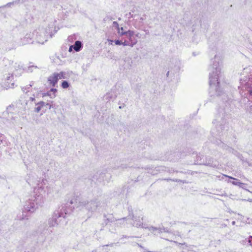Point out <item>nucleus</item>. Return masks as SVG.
Wrapping results in <instances>:
<instances>
[{
    "instance_id": "obj_1",
    "label": "nucleus",
    "mask_w": 252,
    "mask_h": 252,
    "mask_svg": "<svg viewBox=\"0 0 252 252\" xmlns=\"http://www.w3.org/2000/svg\"><path fill=\"white\" fill-rule=\"evenodd\" d=\"M222 61L220 57L215 55L214 58L211 60L209 67V85L210 93L211 95H214V92L217 96H221L222 103L217 110L215 119L213 121L215 126L211 130L212 138L211 141L218 145L223 147L222 140L225 135L227 129H225V117L229 114L230 112L235 106L236 100H234L231 94L228 95L223 92L220 86V74Z\"/></svg>"
},
{
    "instance_id": "obj_2",
    "label": "nucleus",
    "mask_w": 252,
    "mask_h": 252,
    "mask_svg": "<svg viewBox=\"0 0 252 252\" xmlns=\"http://www.w3.org/2000/svg\"><path fill=\"white\" fill-rule=\"evenodd\" d=\"M67 203L61 208H59L58 210L54 212L52 218L49 219L48 227L43 228L37 239V243L39 245L47 248L49 245V242H46L47 237L53 232L52 228L59 224L63 225L67 223L66 218L72 212V207L67 208Z\"/></svg>"
},
{
    "instance_id": "obj_3",
    "label": "nucleus",
    "mask_w": 252,
    "mask_h": 252,
    "mask_svg": "<svg viewBox=\"0 0 252 252\" xmlns=\"http://www.w3.org/2000/svg\"><path fill=\"white\" fill-rule=\"evenodd\" d=\"M240 83L239 89L241 96L249 100L248 97L252 96V66L244 69Z\"/></svg>"
},
{
    "instance_id": "obj_4",
    "label": "nucleus",
    "mask_w": 252,
    "mask_h": 252,
    "mask_svg": "<svg viewBox=\"0 0 252 252\" xmlns=\"http://www.w3.org/2000/svg\"><path fill=\"white\" fill-rule=\"evenodd\" d=\"M34 192L35 194L32 196L25 202L24 209L28 212L33 213L44 202L43 194L45 191L41 187H34Z\"/></svg>"
},
{
    "instance_id": "obj_5",
    "label": "nucleus",
    "mask_w": 252,
    "mask_h": 252,
    "mask_svg": "<svg viewBox=\"0 0 252 252\" xmlns=\"http://www.w3.org/2000/svg\"><path fill=\"white\" fill-rule=\"evenodd\" d=\"M69 204L71 205L74 204L75 206L77 207H85L87 210L92 213L97 210L100 203L97 199H93L89 202L85 199H81L80 197H77V198L74 200L73 199H71L69 201Z\"/></svg>"
},
{
    "instance_id": "obj_6",
    "label": "nucleus",
    "mask_w": 252,
    "mask_h": 252,
    "mask_svg": "<svg viewBox=\"0 0 252 252\" xmlns=\"http://www.w3.org/2000/svg\"><path fill=\"white\" fill-rule=\"evenodd\" d=\"M132 220L133 221V226L137 227H141L144 229L149 228V230L155 234H157V232L160 233H162L163 232H168L167 228L164 227L158 228L153 226L148 227L146 224H143L142 222L143 218L142 217L141 218L140 216L136 217L132 216Z\"/></svg>"
},
{
    "instance_id": "obj_7",
    "label": "nucleus",
    "mask_w": 252,
    "mask_h": 252,
    "mask_svg": "<svg viewBox=\"0 0 252 252\" xmlns=\"http://www.w3.org/2000/svg\"><path fill=\"white\" fill-rule=\"evenodd\" d=\"M208 43L210 47H216L222 43V37L220 32H206Z\"/></svg>"
},
{
    "instance_id": "obj_8",
    "label": "nucleus",
    "mask_w": 252,
    "mask_h": 252,
    "mask_svg": "<svg viewBox=\"0 0 252 252\" xmlns=\"http://www.w3.org/2000/svg\"><path fill=\"white\" fill-rule=\"evenodd\" d=\"M121 35H126L127 39L124 42V46L133 47L137 42L138 34L135 32H120Z\"/></svg>"
},
{
    "instance_id": "obj_9",
    "label": "nucleus",
    "mask_w": 252,
    "mask_h": 252,
    "mask_svg": "<svg viewBox=\"0 0 252 252\" xmlns=\"http://www.w3.org/2000/svg\"><path fill=\"white\" fill-rule=\"evenodd\" d=\"M122 91V88L119 85H116L114 86L111 91L108 93L104 96V99L108 101L113 100L115 99L118 94H120Z\"/></svg>"
},
{
    "instance_id": "obj_10",
    "label": "nucleus",
    "mask_w": 252,
    "mask_h": 252,
    "mask_svg": "<svg viewBox=\"0 0 252 252\" xmlns=\"http://www.w3.org/2000/svg\"><path fill=\"white\" fill-rule=\"evenodd\" d=\"M131 15L132 20H131L133 25L136 28H140L142 26L143 21L146 19V15L142 13L132 14L129 13Z\"/></svg>"
},
{
    "instance_id": "obj_11",
    "label": "nucleus",
    "mask_w": 252,
    "mask_h": 252,
    "mask_svg": "<svg viewBox=\"0 0 252 252\" xmlns=\"http://www.w3.org/2000/svg\"><path fill=\"white\" fill-rule=\"evenodd\" d=\"M35 42L43 44L48 40L49 37L52 38L54 34L52 32H36Z\"/></svg>"
},
{
    "instance_id": "obj_12",
    "label": "nucleus",
    "mask_w": 252,
    "mask_h": 252,
    "mask_svg": "<svg viewBox=\"0 0 252 252\" xmlns=\"http://www.w3.org/2000/svg\"><path fill=\"white\" fill-rule=\"evenodd\" d=\"M92 178V180L93 181L96 180L99 183L102 182L105 183V181L108 182L111 178V175L107 172H97Z\"/></svg>"
},
{
    "instance_id": "obj_13",
    "label": "nucleus",
    "mask_w": 252,
    "mask_h": 252,
    "mask_svg": "<svg viewBox=\"0 0 252 252\" xmlns=\"http://www.w3.org/2000/svg\"><path fill=\"white\" fill-rule=\"evenodd\" d=\"M165 156L164 159L173 161H176L181 158V155L178 151L167 152L165 154Z\"/></svg>"
},
{
    "instance_id": "obj_14",
    "label": "nucleus",
    "mask_w": 252,
    "mask_h": 252,
    "mask_svg": "<svg viewBox=\"0 0 252 252\" xmlns=\"http://www.w3.org/2000/svg\"><path fill=\"white\" fill-rule=\"evenodd\" d=\"M13 75L10 74H6V76H4V82H2V87L6 89L13 88L14 84L13 82Z\"/></svg>"
},
{
    "instance_id": "obj_15",
    "label": "nucleus",
    "mask_w": 252,
    "mask_h": 252,
    "mask_svg": "<svg viewBox=\"0 0 252 252\" xmlns=\"http://www.w3.org/2000/svg\"><path fill=\"white\" fill-rule=\"evenodd\" d=\"M80 40H75V42L73 44L69 46V52H78L83 49V44Z\"/></svg>"
},
{
    "instance_id": "obj_16",
    "label": "nucleus",
    "mask_w": 252,
    "mask_h": 252,
    "mask_svg": "<svg viewBox=\"0 0 252 252\" xmlns=\"http://www.w3.org/2000/svg\"><path fill=\"white\" fill-rule=\"evenodd\" d=\"M199 164L207 165L213 167H216L218 165L216 161H214L212 158L209 157L204 158L203 161L199 162Z\"/></svg>"
},
{
    "instance_id": "obj_17",
    "label": "nucleus",
    "mask_w": 252,
    "mask_h": 252,
    "mask_svg": "<svg viewBox=\"0 0 252 252\" xmlns=\"http://www.w3.org/2000/svg\"><path fill=\"white\" fill-rule=\"evenodd\" d=\"M34 35V32H28L25 36L21 39V44L25 45L27 44L33 43L34 41L32 38Z\"/></svg>"
},
{
    "instance_id": "obj_18",
    "label": "nucleus",
    "mask_w": 252,
    "mask_h": 252,
    "mask_svg": "<svg viewBox=\"0 0 252 252\" xmlns=\"http://www.w3.org/2000/svg\"><path fill=\"white\" fill-rule=\"evenodd\" d=\"M35 107L34 109V111L36 113H38L41 110V108L44 106L48 107L50 109L53 106L52 104H50L48 103H46L45 102L40 101L39 102H36L34 104Z\"/></svg>"
},
{
    "instance_id": "obj_19",
    "label": "nucleus",
    "mask_w": 252,
    "mask_h": 252,
    "mask_svg": "<svg viewBox=\"0 0 252 252\" xmlns=\"http://www.w3.org/2000/svg\"><path fill=\"white\" fill-rule=\"evenodd\" d=\"M59 80L57 72H54L50 75L48 78V82L49 84L53 87L57 85Z\"/></svg>"
},
{
    "instance_id": "obj_20",
    "label": "nucleus",
    "mask_w": 252,
    "mask_h": 252,
    "mask_svg": "<svg viewBox=\"0 0 252 252\" xmlns=\"http://www.w3.org/2000/svg\"><path fill=\"white\" fill-rule=\"evenodd\" d=\"M174 63H175L174 68H172V67L170 66L171 70L167 72V76H168L170 72H171L172 73H173V74H174L177 73L179 71L180 69V66L181 65L180 61L177 60H175L174 61Z\"/></svg>"
},
{
    "instance_id": "obj_21",
    "label": "nucleus",
    "mask_w": 252,
    "mask_h": 252,
    "mask_svg": "<svg viewBox=\"0 0 252 252\" xmlns=\"http://www.w3.org/2000/svg\"><path fill=\"white\" fill-rule=\"evenodd\" d=\"M104 218L105 219L104 223H105V225H108L109 222L113 223L117 220L114 218L112 215H109L108 216L104 215Z\"/></svg>"
},
{
    "instance_id": "obj_22",
    "label": "nucleus",
    "mask_w": 252,
    "mask_h": 252,
    "mask_svg": "<svg viewBox=\"0 0 252 252\" xmlns=\"http://www.w3.org/2000/svg\"><path fill=\"white\" fill-rule=\"evenodd\" d=\"M81 39L80 36H79L78 33H74L70 35L67 38L68 42L71 43L75 42V40H78Z\"/></svg>"
},
{
    "instance_id": "obj_23",
    "label": "nucleus",
    "mask_w": 252,
    "mask_h": 252,
    "mask_svg": "<svg viewBox=\"0 0 252 252\" xmlns=\"http://www.w3.org/2000/svg\"><path fill=\"white\" fill-rule=\"evenodd\" d=\"M57 92V90L55 88H52L47 93L44 94L43 96L48 95L50 96L51 98H54L56 97V93Z\"/></svg>"
},
{
    "instance_id": "obj_24",
    "label": "nucleus",
    "mask_w": 252,
    "mask_h": 252,
    "mask_svg": "<svg viewBox=\"0 0 252 252\" xmlns=\"http://www.w3.org/2000/svg\"><path fill=\"white\" fill-rule=\"evenodd\" d=\"M112 29L113 30L117 31V32H120V30L122 31L125 30L122 25H120L117 22H114L113 23Z\"/></svg>"
},
{
    "instance_id": "obj_25",
    "label": "nucleus",
    "mask_w": 252,
    "mask_h": 252,
    "mask_svg": "<svg viewBox=\"0 0 252 252\" xmlns=\"http://www.w3.org/2000/svg\"><path fill=\"white\" fill-rule=\"evenodd\" d=\"M223 176H225V177H226L227 178H229V179L235 180V181L232 182V184L233 185H234L237 186H239L240 187H241L242 186L244 185L243 183L240 182L238 181V180L237 179H235V178H234L233 177H232L229 176H227V175H223Z\"/></svg>"
},
{
    "instance_id": "obj_26",
    "label": "nucleus",
    "mask_w": 252,
    "mask_h": 252,
    "mask_svg": "<svg viewBox=\"0 0 252 252\" xmlns=\"http://www.w3.org/2000/svg\"><path fill=\"white\" fill-rule=\"evenodd\" d=\"M107 41H108V44H109V45H112L113 43L114 42L115 44L117 45H124V42L120 40H113L112 39H107Z\"/></svg>"
},
{
    "instance_id": "obj_27",
    "label": "nucleus",
    "mask_w": 252,
    "mask_h": 252,
    "mask_svg": "<svg viewBox=\"0 0 252 252\" xmlns=\"http://www.w3.org/2000/svg\"><path fill=\"white\" fill-rule=\"evenodd\" d=\"M57 75L59 79H66L68 77V74L63 71H61L60 72H57Z\"/></svg>"
},
{
    "instance_id": "obj_28",
    "label": "nucleus",
    "mask_w": 252,
    "mask_h": 252,
    "mask_svg": "<svg viewBox=\"0 0 252 252\" xmlns=\"http://www.w3.org/2000/svg\"><path fill=\"white\" fill-rule=\"evenodd\" d=\"M195 155L196 159L195 160V162L196 163H195V164H199V162H201V161H203L204 158L202 157V155H198L196 153L194 154L193 153V155Z\"/></svg>"
},
{
    "instance_id": "obj_29",
    "label": "nucleus",
    "mask_w": 252,
    "mask_h": 252,
    "mask_svg": "<svg viewBox=\"0 0 252 252\" xmlns=\"http://www.w3.org/2000/svg\"><path fill=\"white\" fill-rule=\"evenodd\" d=\"M27 101V104L29 103V102H32L34 103V104L37 102L35 100V96L34 94H33L32 96H30Z\"/></svg>"
},
{
    "instance_id": "obj_30",
    "label": "nucleus",
    "mask_w": 252,
    "mask_h": 252,
    "mask_svg": "<svg viewBox=\"0 0 252 252\" xmlns=\"http://www.w3.org/2000/svg\"><path fill=\"white\" fill-rule=\"evenodd\" d=\"M69 85H70V84L67 81L64 80L62 83L61 87L63 89H67L69 87Z\"/></svg>"
},
{
    "instance_id": "obj_31",
    "label": "nucleus",
    "mask_w": 252,
    "mask_h": 252,
    "mask_svg": "<svg viewBox=\"0 0 252 252\" xmlns=\"http://www.w3.org/2000/svg\"><path fill=\"white\" fill-rule=\"evenodd\" d=\"M34 106V103L32 102H29L28 104H27V101L25 103V109L30 110L32 109Z\"/></svg>"
},
{
    "instance_id": "obj_32",
    "label": "nucleus",
    "mask_w": 252,
    "mask_h": 252,
    "mask_svg": "<svg viewBox=\"0 0 252 252\" xmlns=\"http://www.w3.org/2000/svg\"><path fill=\"white\" fill-rule=\"evenodd\" d=\"M57 21L56 20L54 21V23L51 25H50L49 27V30H52V29L54 27V31L55 32H57L58 30H59V28L56 26V25L55 24V23H56Z\"/></svg>"
},
{
    "instance_id": "obj_33",
    "label": "nucleus",
    "mask_w": 252,
    "mask_h": 252,
    "mask_svg": "<svg viewBox=\"0 0 252 252\" xmlns=\"http://www.w3.org/2000/svg\"><path fill=\"white\" fill-rule=\"evenodd\" d=\"M38 67L37 66L34 65H30L28 69H27V72L28 73H31L33 71V69H37Z\"/></svg>"
},
{
    "instance_id": "obj_34",
    "label": "nucleus",
    "mask_w": 252,
    "mask_h": 252,
    "mask_svg": "<svg viewBox=\"0 0 252 252\" xmlns=\"http://www.w3.org/2000/svg\"><path fill=\"white\" fill-rule=\"evenodd\" d=\"M26 216L24 215V212H22V214H20L17 216V219L19 220H23L25 219H28L26 218Z\"/></svg>"
},
{
    "instance_id": "obj_35",
    "label": "nucleus",
    "mask_w": 252,
    "mask_h": 252,
    "mask_svg": "<svg viewBox=\"0 0 252 252\" xmlns=\"http://www.w3.org/2000/svg\"><path fill=\"white\" fill-rule=\"evenodd\" d=\"M229 150L230 152H231L233 154H234L235 156L237 157L238 158H239V157H240L239 155H242L239 153H238L237 151H235L234 149L229 148Z\"/></svg>"
},
{
    "instance_id": "obj_36",
    "label": "nucleus",
    "mask_w": 252,
    "mask_h": 252,
    "mask_svg": "<svg viewBox=\"0 0 252 252\" xmlns=\"http://www.w3.org/2000/svg\"><path fill=\"white\" fill-rule=\"evenodd\" d=\"M65 10V11L62 12L63 13V15L62 17V19H64L65 17L68 16L69 13H72V11L71 10H69V11H68L66 10Z\"/></svg>"
},
{
    "instance_id": "obj_37",
    "label": "nucleus",
    "mask_w": 252,
    "mask_h": 252,
    "mask_svg": "<svg viewBox=\"0 0 252 252\" xmlns=\"http://www.w3.org/2000/svg\"><path fill=\"white\" fill-rule=\"evenodd\" d=\"M17 67L18 68L16 69L17 70H19V71H20V73H19V74H21L22 72H23V71L24 70V68L23 67V66L22 65H21L20 64H18V66H15V68ZM19 74V73H17V75Z\"/></svg>"
},
{
    "instance_id": "obj_38",
    "label": "nucleus",
    "mask_w": 252,
    "mask_h": 252,
    "mask_svg": "<svg viewBox=\"0 0 252 252\" xmlns=\"http://www.w3.org/2000/svg\"><path fill=\"white\" fill-rule=\"evenodd\" d=\"M164 180H167V181H172L173 182H182V183H185L184 181H183L182 180H179V179H165Z\"/></svg>"
},
{
    "instance_id": "obj_39",
    "label": "nucleus",
    "mask_w": 252,
    "mask_h": 252,
    "mask_svg": "<svg viewBox=\"0 0 252 252\" xmlns=\"http://www.w3.org/2000/svg\"><path fill=\"white\" fill-rule=\"evenodd\" d=\"M129 220V218H127V217H125V218H122V219H119L118 220L119 221H120V223H121L122 221H127Z\"/></svg>"
},
{
    "instance_id": "obj_40",
    "label": "nucleus",
    "mask_w": 252,
    "mask_h": 252,
    "mask_svg": "<svg viewBox=\"0 0 252 252\" xmlns=\"http://www.w3.org/2000/svg\"><path fill=\"white\" fill-rule=\"evenodd\" d=\"M133 237L139 238V237H137V236H127L126 235H123L122 237L121 238V240H122L124 238H133Z\"/></svg>"
},
{
    "instance_id": "obj_41",
    "label": "nucleus",
    "mask_w": 252,
    "mask_h": 252,
    "mask_svg": "<svg viewBox=\"0 0 252 252\" xmlns=\"http://www.w3.org/2000/svg\"><path fill=\"white\" fill-rule=\"evenodd\" d=\"M240 157H239V159L243 162H247V161L246 159H245V158L242 156V155H239Z\"/></svg>"
},
{
    "instance_id": "obj_42",
    "label": "nucleus",
    "mask_w": 252,
    "mask_h": 252,
    "mask_svg": "<svg viewBox=\"0 0 252 252\" xmlns=\"http://www.w3.org/2000/svg\"><path fill=\"white\" fill-rule=\"evenodd\" d=\"M33 84H34V82H33V81L31 82L30 84L29 85V87H28V86H27V89H29L31 87H32L33 85Z\"/></svg>"
},
{
    "instance_id": "obj_43",
    "label": "nucleus",
    "mask_w": 252,
    "mask_h": 252,
    "mask_svg": "<svg viewBox=\"0 0 252 252\" xmlns=\"http://www.w3.org/2000/svg\"><path fill=\"white\" fill-rule=\"evenodd\" d=\"M113 245H114V244H113V243H111V244H109V245H104V246H103L102 247L103 248H104V247H109V246H110V247H112L113 246Z\"/></svg>"
},
{
    "instance_id": "obj_44",
    "label": "nucleus",
    "mask_w": 252,
    "mask_h": 252,
    "mask_svg": "<svg viewBox=\"0 0 252 252\" xmlns=\"http://www.w3.org/2000/svg\"><path fill=\"white\" fill-rule=\"evenodd\" d=\"M252 242V236H250L248 238V242L249 243H251Z\"/></svg>"
},
{
    "instance_id": "obj_45",
    "label": "nucleus",
    "mask_w": 252,
    "mask_h": 252,
    "mask_svg": "<svg viewBox=\"0 0 252 252\" xmlns=\"http://www.w3.org/2000/svg\"><path fill=\"white\" fill-rule=\"evenodd\" d=\"M14 2H9L8 3H7L6 5H5L4 6H10L12 4H13Z\"/></svg>"
},
{
    "instance_id": "obj_46",
    "label": "nucleus",
    "mask_w": 252,
    "mask_h": 252,
    "mask_svg": "<svg viewBox=\"0 0 252 252\" xmlns=\"http://www.w3.org/2000/svg\"><path fill=\"white\" fill-rule=\"evenodd\" d=\"M27 89V88L25 87H23L22 88V90L25 92V90Z\"/></svg>"
},
{
    "instance_id": "obj_47",
    "label": "nucleus",
    "mask_w": 252,
    "mask_h": 252,
    "mask_svg": "<svg viewBox=\"0 0 252 252\" xmlns=\"http://www.w3.org/2000/svg\"><path fill=\"white\" fill-rule=\"evenodd\" d=\"M250 113H252V105L250 106Z\"/></svg>"
},
{
    "instance_id": "obj_48",
    "label": "nucleus",
    "mask_w": 252,
    "mask_h": 252,
    "mask_svg": "<svg viewBox=\"0 0 252 252\" xmlns=\"http://www.w3.org/2000/svg\"><path fill=\"white\" fill-rule=\"evenodd\" d=\"M27 0H18L19 2H24L26 1Z\"/></svg>"
},
{
    "instance_id": "obj_49",
    "label": "nucleus",
    "mask_w": 252,
    "mask_h": 252,
    "mask_svg": "<svg viewBox=\"0 0 252 252\" xmlns=\"http://www.w3.org/2000/svg\"><path fill=\"white\" fill-rule=\"evenodd\" d=\"M232 225H235V221H233L232 222Z\"/></svg>"
},
{
    "instance_id": "obj_50",
    "label": "nucleus",
    "mask_w": 252,
    "mask_h": 252,
    "mask_svg": "<svg viewBox=\"0 0 252 252\" xmlns=\"http://www.w3.org/2000/svg\"><path fill=\"white\" fill-rule=\"evenodd\" d=\"M186 244L184 243L183 244L182 243H179V245H185Z\"/></svg>"
},
{
    "instance_id": "obj_51",
    "label": "nucleus",
    "mask_w": 252,
    "mask_h": 252,
    "mask_svg": "<svg viewBox=\"0 0 252 252\" xmlns=\"http://www.w3.org/2000/svg\"><path fill=\"white\" fill-rule=\"evenodd\" d=\"M165 239L167 240L170 241H172V240H169L168 239Z\"/></svg>"
},
{
    "instance_id": "obj_52",
    "label": "nucleus",
    "mask_w": 252,
    "mask_h": 252,
    "mask_svg": "<svg viewBox=\"0 0 252 252\" xmlns=\"http://www.w3.org/2000/svg\"><path fill=\"white\" fill-rule=\"evenodd\" d=\"M138 246H139V247H140L142 248L141 245H139V244H138Z\"/></svg>"
},
{
    "instance_id": "obj_53",
    "label": "nucleus",
    "mask_w": 252,
    "mask_h": 252,
    "mask_svg": "<svg viewBox=\"0 0 252 252\" xmlns=\"http://www.w3.org/2000/svg\"><path fill=\"white\" fill-rule=\"evenodd\" d=\"M250 245L252 246V242L251 243H250Z\"/></svg>"
},
{
    "instance_id": "obj_54",
    "label": "nucleus",
    "mask_w": 252,
    "mask_h": 252,
    "mask_svg": "<svg viewBox=\"0 0 252 252\" xmlns=\"http://www.w3.org/2000/svg\"><path fill=\"white\" fill-rule=\"evenodd\" d=\"M92 252H96V251H93Z\"/></svg>"
},
{
    "instance_id": "obj_55",
    "label": "nucleus",
    "mask_w": 252,
    "mask_h": 252,
    "mask_svg": "<svg viewBox=\"0 0 252 252\" xmlns=\"http://www.w3.org/2000/svg\"><path fill=\"white\" fill-rule=\"evenodd\" d=\"M119 108H122V107L121 106H119Z\"/></svg>"
},
{
    "instance_id": "obj_56",
    "label": "nucleus",
    "mask_w": 252,
    "mask_h": 252,
    "mask_svg": "<svg viewBox=\"0 0 252 252\" xmlns=\"http://www.w3.org/2000/svg\"><path fill=\"white\" fill-rule=\"evenodd\" d=\"M58 59H59V57H56Z\"/></svg>"
}]
</instances>
